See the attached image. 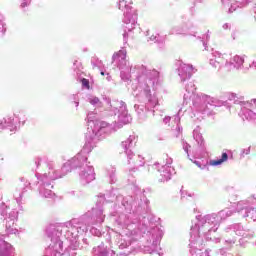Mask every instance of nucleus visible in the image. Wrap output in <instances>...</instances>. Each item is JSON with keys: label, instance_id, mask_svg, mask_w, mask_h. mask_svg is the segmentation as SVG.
<instances>
[{"label": "nucleus", "instance_id": "obj_1", "mask_svg": "<svg viewBox=\"0 0 256 256\" xmlns=\"http://www.w3.org/2000/svg\"><path fill=\"white\" fill-rule=\"evenodd\" d=\"M114 200L118 205L125 209L118 217L114 216L113 221L122 229H127L131 235L138 231L146 235L147 241L144 246V253L161 255V240L163 239V230L159 228L155 216L150 214L149 200L143 194L135 196L117 195V189H112L106 194H99L96 200V207L91 212H87L81 218H74L65 224H59L56 231H65L66 237L75 241L84 233L89 231V225H101L105 221L103 214V205L113 203Z\"/></svg>", "mask_w": 256, "mask_h": 256}, {"label": "nucleus", "instance_id": "obj_2", "mask_svg": "<svg viewBox=\"0 0 256 256\" xmlns=\"http://www.w3.org/2000/svg\"><path fill=\"white\" fill-rule=\"evenodd\" d=\"M95 147H97V142L87 140L81 151L64 163L60 170L56 169L55 164L51 161L41 158L36 160L35 165L37 171H46L43 174H39V172L36 173V177L38 179L37 190L41 197H44L45 199H53V197H55V192H53V183L57 181V179H62V177H65L67 173H71L73 169L81 171V169H84L86 165H91V162L87 161V155H89Z\"/></svg>", "mask_w": 256, "mask_h": 256}, {"label": "nucleus", "instance_id": "obj_3", "mask_svg": "<svg viewBox=\"0 0 256 256\" xmlns=\"http://www.w3.org/2000/svg\"><path fill=\"white\" fill-rule=\"evenodd\" d=\"M131 73H136L137 86L134 91V95H140V97H146L148 105L155 107L157 105V89L161 87V78L159 77V71L147 69V66L143 64H137L121 70L120 77L122 81H129L131 79Z\"/></svg>", "mask_w": 256, "mask_h": 256}, {"label": "nucleus", "instance_id": "obj_4", "mask_svg": "<svg viewBox=\"0 0 256 256\" xmlns=\"http://www.w3.org/2000/svg\"><path fill=\"white\" fill-rule=\"evenodd\" d=\"M215 214L196 216L197 223L190 229V254L191 256H209V250L201 252L206 241H211V235L219 229V224L215 220Z\"/></svg>", "mask_w": 256, "mask_h": 256}, {"label": "nucleus", "instance_id": "obj_5", "mask_svg": "<svg viewBox=\"0 0 256 256\" xmlns=\"http://www.w3.org/2000/svg\"><path fill=\"white\" fill-rule=\"evenodd\" d=\"M186 93L184 94V101L187 103L188 101H192L194 107H198L199 111L202 112V115H213V111L209 108L210 107H220L223 105V102L216 101L215 98H211L205 94H197V88L193 82H189L185 86Z\"/></svg>", "mask_w": 256, "mask_h": 256}, {"label": "nucleus", "instance_id": "obj_6", "mask_svg": "<svg viewBox=\"0 0 256 256\" xmlns=\"http://www.w3.org/2000/svg\"><path fill=\"white\" fill-rule=\"evenodd\" d=\"M87 121L90 128L86 133V141H92L93 143H99L102 139H105L107 135L113 133V125L97 120V111L88 112Z\"/></svg>", "mask_w": 256, "mask_h": 256}, {"label": "nucleus", "instance_id": "obj_7", "mask_svg": "<svg viewBox=\"0 0 256 256\" xmlns=\"http://www.w3.org/2000/svg\"><path fill=\"white\" fill-rule=\"evenodd\" d=\"M106 103V111L111 117H114V123H118L119 127L131 123V115L127 110V104L122 100H111V98L103 97Z\"/></svg>", "mask_w": 256, "mask_h": 256}, {"label": "nucleus", "instance_id": "obj_8", "mask_svg": "<svg viewBox=\"0 0 256 256\" xmlns=\"http://www.w3.org/2000/svg\"><path fill=\"white\" fill-rule=\"evenodd\" d=\"M19 217V211L11 209L9 204L3 201V192L0 190V219L5 226L6 235H17L19 230L15 225V221Z\"/></svg>", "mask_w": 256, "mask_h": 256}, {"label": "nucleus", "instance_id": "obj_9", "mask_svg": "<svg viewBox=\"0 0 256 256\" xmlns=\"http://www.w3.org/2000/svg\"><path fill=\"white\" fill-rule=\"evenodd\" d=\"M118 8L120 11H123L124 17H123V23H124V33H123V41L124 43H127V39L129 37V33H132V31H140L141 28H137V9L129 6L127 4L126 0H119Z\"/></svg>", "mask_w": 256, "mask_h": 256}, {"label": "nucleus", "instance_id": "obj_10", "mask_svg": "<svg viewBox=\"0 0 256 256\" xmlns=\"http://www.w3.org/2000/svg\"><path fill=\"white\" fill-rule=\"evenodd\" d=\"M244 99L243 96L237 93H231L229 95V100L234 101V104L238 105L240 117L251 121V119H255L256 117V98L251 101H245Z\"/></svg>", "mask_w": 256, "mask_h": 256}, {"label": "nucleus", "instance_id": "obj_11", "mask_svg": "<svg viewBox=\"0 0 256 256\" xmlns=\"http://www.w3.org/2000/svg\"><path fill=\"white\" fill-rule=\"evenodd\" d=\"M226 238H225V245L228 247H233L237 242L238 237H244L245 239H251L253 237V230L241 225V224H233L226 228Z\"/></svg>", "mask_w": 256, "mask_h": 256}, {"label": "nucleus", "instance_id": "obj_12", "mask_svg": "<svg viewBox=\"0 0 256 256\" xmlns=\"http://www.w3.org/2000/svg\"><path fill=\"white\" fill-rule=\"evenodd\" d=\"M256 197H249L247 200L238 202L236 211L244 219H250L251 221H256Z\"/></svg>", "mask_w": 256, "mask_h": 256}, {"label": "nucleus", "instance_id": "obj_13", "mask_svg": "<svg viewBox=\"0 0 256 256\" xmlns=\"http://www.w3.org/2000/svg\"><path fill=\"white\" fill-rule=\"evenodd\" d=\"M166 158V164L161 165L159 163H155L152 168L157 169L158 173L160 174V177L158 178V181L160 183H165V181H171V177H173L175 173V168L171 167L173 164V158H169V155H165Z\"/></svg>", "mask_w": 256, "mask_h": 256}, {"label": "nucleus", "instance_id": "obj_14", "mask_svg": "<svg viewBox=\"0 0 256 256\" xmlns=\"http://www.w3.org/2000/svg\"><path fill=\"white\" fill-rule=\"evenodd\" d=\"M175 66L177 67L176 71L182 83H185V81H189V79H191V77L193 76V73H195V68H193V65L185 64L181 60H177Z\"/></svg>", "mask_w": 256, "mask_h": 256}, {"label": "nucleus", "instance_id": "obj_15", "mask_svg": "<svg viewBox=\"0 0 256 256\" xmlns=\"http://www.w3.org/2000/svg\"><path fill=\"white\" fill-rule=\"evenodd\" d=\"M230 56L228 54H222L218 51H214L210 56V65L214 69H221L225 67L227 69Z\"/></svg>", "mask_w": 256, "mask_h": 256}, {"label": "nucleus", "instance_id": "obj_16", "mask_svg": "<svg viewBox=\"0 0 256 256\" xmlns=\"http://www.w3.org/2000/svg\"><path fill=\"white\" fill-rule=\"evenodd\" d=\"M192 29H195V25L188 21L172 27L170 30V35H191L192 37H197V32L191 31Z\"/></svg>", "mask_w": 256, "mask_h": 256}, {"label": "nucleus", "instance_id": "obj_17", "mask_svg": "<svg viewBox=\"0 0 256 256\" xmlns=\"http://www.w3.org/2000/svg\"><path fill=\"white\" fill-rule=\"evenodd\" d=\"M79 179L81 185H89V183L95 181V168H93V165L86 164L79 172Z\"/></svg>", "mask_w": 256, "mask_h": 256}, {"label": "nucleus", "instance_id": "obj_18", "mask_svg": "<svg viewBox=\"0 0 256 256\" xmlns=\"http://www.w3.org/2000/svg\"><path fill=\"white\" fill-rule=\"evenodd\" d=\"M112 63H116L118 69L120 71H123L125 69H130L127 65L129 62H127V50L122 49L118 51L116 54L112 56Z\"/></svg>", "mask_w": 256, "mask_h": 256}, {"label": "nucleus", "instance_id": "obj_19", "mask_svg": "<svg viewBox=\"0 0 256 256\" xmlns=\"http://www.w3.org/2000/svg\"><path fill=\"white\" fill-rule=\"evenodd\" d=\"M137 145V137L135 135H130L126 140L121 142V147L127 156L129 162L133 157V148Z\"/></svg>", "mask_w": 256, "mask_h": 256}, {"label": "nucleus", "instance_id": "obj_20", "mask_svg": "<svg viewBox=\"0 0 256 256\" xmlns=\"http://www.w3.org/2000/svg\"><path fill=\"white\" fill-rule=\"evenodd\" d=\"M137 97H144L145 100L147 101L146 106L137 105V104L134 105V109L138 115V119H140L141 121H144V119H146V117H147V108L155 109V108L159 107V98L157 97L158 103L155 106H149V100L147 99V97L141 96V95H138Z\"/></svg>", "mask_w": 256, "mask_h": 256}, {"label": "nucleus", "instance_id": "obj_21", "mask_svg": "<svg viewBox=\"0 0 256 256\" xmlns=\"http://www.w3.org/2000/svg\"><path fill=\"white\" fill-rule=\"evenodd\" d=\"M245 63V57L235 55L232 59L228 60L227 70L231 71V69H236L237 71H241L243 69V65Z\"/></svg>", "mask_w": 256, "mask_h": 256}, {"label": "nucleus", "instance_id": "obj_22", "mask_svg": "<svg viewBox=\"0 0 256 256\" xmlns=\"http://www.w3.org/2000/svg\"><path fill=\"white\" fill-rule=\"evenodd\" d=\"M183 113V109H180L176 115L173 116L175 126L172 127V133L174 137H181V133H183V127H181V115Z\"/></svg>", "mask_w": 256, "mask_h": 256}, {"label": "nucleus", "instance_id": "obj_23", "mask_svg": "<svg viewBox=\"0 0 256 256\" xmlns=\"http://www.w3.org/2000/svg\"><path fill=\"white\" fill-rule=\"evenodd\" d=\"M13 252V246L5 241L3 235L0 234V256H15Z\"/></svg>", "mask_w": 256, "mask_h": 256}, {"label": "nucleus", "instance_id": "obj_24", "mask_svg": "<svg viewBox=\"0 0 256 256\" xmlns=\"http://www.w3.org/2000/svg\"><path fill=\"white\" fill-rule=\"evenodd\" d=\"M9 129L11 132L17 131V124H15V118L13 116H7L0 120V130Z\"/></svg>", "mask_w": 256, "mask_h": 256}, {"label": "nucleus", "instance_id": "obj_25", "mask_svg": "<svg viewBox=\"0 0 256 256\" xmlns=\"http://www.w3.org/2000/svg\"><path fill=\"white\" fill-rule=\"evenodd\" d=\"M128 165H134V167L130 168L129 171L130 173H135L137 171V167H143L145 165L144 158L141 155H135L133 153L132 159L129 162L128 159Z\"/></svg>", "mask_w": 256, "mask_h": 256}, {"label": "nucleus", "instance_id": "obj_26", "mask_svg": "<svg viewBox=\"0 0 256 256\" xmlns=\"http://www.w3.org/2000/svg\"><path fill=\"white\" fill-rule=\"evenodd\" d=\"M212 215H215V221H217L219 227L221 225V221H225V219H228V217H231V215H233V211L229 209H224L219 211L218 213H212Z\"/></svg>", "mask_w": 256, "mask_h": 256}, {"label": "nucleus", "instance_id": "obj_27", "mask_svg": "<svg viewBox=\"0 0 256 256\" xmlns=\"http://www.w3.org/2000/svg\"><path fill=\"white\" fill-rule=\"evenodd\" d=\"M116 173H117V168H115L114 166H110L107 168V174L110 179L111 185H113L114 183H117V174Z\"/></svg>", "mask_w": 256, "mask_h": 256}, {"label": "nucleus", "instance_id": "obj_28", "mask_svg": "<svg viewBox=\"0 0 256 256\" xmlns=\"http://www.w3.org/2000/svg\"><path fill=\"white\" fill-rule=\"evenodd\" d=\"M235 0H222V5L227 9L228 13H233V11H237V4H234Z\"/></svg>", "mask_w": 256, "mask_h": 256}, {"label": "nucleus", "instance_id": "obj_29", "mask_svg": "<svg viewBox=\"0 0 256 256\" xmlns=\"http://www.w3.org/2000/svg\"><path fill=\"white\" fill-rule=\"evenodd\" d=\"M228 159L229 154H227V152H223L221 158L217 160H211L210 165H212L213 167H217L219 165H223V163H225V161H227Z\"/></svg>", "mask_w": 256, "mask_h": 256}, {"label": "nucleus", "instance_id": "obj_30", "mask_svg": "<svg viewBox=\"0 0 256 256\" xmlns=\"http://www.w3.org/2000/svg\"><path fill=\"white\" fill-rule=\"evenodd\" d=\"M88 103H90V105H92L96 109H101V107H103V102L99 100L97 96H91L90 98H88Z\"/></svg>", "mask_w": 256, "mask_h": 256}, {"label": "nucleus", "instance_id": "obj_31", "mask_svg": "<svg viewBox=\"0 0 256 256\" xmlns=\"http://www.w3.org/2000/svg\"><path fill=\"white\" fill-rule=\"evenodd\" d=\"M27 191V188L23 187V188H19L16 190V192L14 193V197L16 199V203H21L22 199H23V195H25V192Z\"/></svg>", "mask_w": 256, "mask_h": 256}, {"label": "nucleus", "instance_id": "obj_32", "mask_svg": "<svg viewBox=\"0 0 256 256\" xmlns=\"http://www.w3.org/2000/svg\"><path fill=\"white\" fill-rule=\"evenodd\" d=\"M131 245V240L120 239L117 243L119 249H127Z\"/></svg>", "mask_w": 256, "mask_h": 256}, {"label": "nucleus", "instance_id": "obj_33", "mask_svg": "<svg viewBox=\"0 0 256 256\" xmlns=\"http://www.w3.org/2000/svg\"><path fill=\"white\" fill-rule=\"evenodd\" d=\"M193 137L195 141L198 143V145L203 146V135H201L197 130L193 131Z\"/></svg>", "mask_w": 256, "mask_h": 256}, {"label": "nucleus", "instance_id": "obj_34", "mask_svg": "<svg viewBox=\"0 0 256 256\" xmlns=\"http://www.w3.org/2000/svg\"><path fill=\"white\" fill-rule=\"evenodd\" d=\"M250 154H251V146H249L248 148H243L240 150V159H245V156Z\"/></svg>", "mask_w": 256, "mask_h": 256}, {"label": "nucleus", "instance_id": "obj_35", "mask_svg": "<svg viewBox=\"0 0 256 256\" xmlns=\"http://www.w3.org/2000/svg\"><path fill=\"white\" fill-rule=\"evenodd\" d=\"M182 147H183V149H184V151H185V153H186V155L189 159V149H191V145L189 143L185 142V141H182Z\"/></svg>", "mask_w": 256, "mask_h": 256}, {"label": "nucleus", "instance_id": "obj_36", "mask_svg": "<svg viewBox=\"0 0 256 256\" xmlns=\"http://www.w3.org/2000/svg\"><path fill=\"white\" fill-rule=\"evenodd\" d=\"M148 41L152 43H163V41L159 40L158 35H151L150 37H148Z\"/></svg>", "mask_w": 256, "mask_h": 256}, {"label": "nucleus", "instance_id": "obj_37", "mask_svg": "<svg viewBox=\"0 0 256 256\" xmlns=\"http://www.w3.org/2000/svg\"><path fill=\"white\" fill-rule=\"evenodd\" d=\"M198 39L202 41L203 46L205 47V49H207V43L205 42V39L206 41H209L210 39L209 34L204 35V37L198 36Z\"/></svg>", "mask_w": 256, "mask_h": 256}, {"label": "nucleus", "instance_id": "obj_38", "mask_svg": "<svg viewBox=\"0 0 256 256\" xmlns=\"http://www.w3.org/2000/svg\"><path fill=\"white\" fill-rule=\"evenodd\" d=\"M90 233L92 235H95V237H101V230H99L95 227L90 228Z\"/></svg>", "mask_w": 256, "mask_h": 256}, {"label": "nucleus", "instance_id": "obj_39", "mask_svg": "<svg viewBox=\"0 0 256 256\" xmlns=\"http://www.w3.org/2000/svg\"><path fill=\"white\" fill-rule=\"evenodd\" d=\"M216 256H233V254L227 253V251L222 248L216 252Z\"/></svg>", "mask_w": 256, "mask_h": 256}, {"label": "nucleus", "instance_id": "obj_40", "mask_svg": "<svg viewBox=\"0 0 256 256\" xmlns=\"http://www.w3.org/2000/svg\"><path fill=\"white\" fill-rule=\"evenodd\" d=\"M81 83H82V87H85V89H89L90 85H89V81L87 80V78H82Z\"/></svg>", "mask_w": 256, "mask_h": 256}, {"label": "nucleus", "instance_id": "obj_41", "mask_svg": "<svg viewBox=\"0 0 256 256\" xmlns=\"http://www.w3.org/2000/svg\"><path fill=\"white\" fill-rule=\"evenodd\" d=\"M29 5H31V0H23L20 7L25 9V7H29Z\"/></svg>", "mask_w": 256, "mask_h": 256}, {"label": "nucleus", "instance_id": "obj_42", "mask_svg": "<svg viewBox=\"0 0 256 256\" xmlns=\"http://www.w3.org/2000/svg\"><path fill=\"white\" fill-rule=\"evenodd\" d=\"M194 163L199 167V169H207V164H202L201 161H194Z\"/></svg>", "mask_w": 256, "mask_h": 256}, {"label": "nucleus", "instance_id": "obj_43", "mask_svg": "<svg viewBox=\"0 0 256 256\" xmlns=\"http://www.w3.org/2000/svg\"><path fill=\"white\" fill-rule=\"evenodd\" d=\"M5 17L0 15V27L2 26V31H5Z\"/></svg>", "mask_w": 256, "mask_h": 256}, {"label": "nucleus", "instance_id": "obj_44", "mask_svg": "<svg viewBox=\"0 0 256 256\" xmlns=\"http://www.w3.org/2000/svg\"><path fill=\"white\" fill-rule=\"evenodd\" d=\"M7 31V24L4 25V31H3V26H0V33H2V35H5Z\"/></svg>", "mask_w": 256, "mask_h": 256}, {"label": "nucleus", "instance_id": "obj_45", "mask_svg": "<svg viewBox=\"0 0 256 256\" xmlns=\"http://www.w3.org/2000/svg\"><path fill=\"white\" fill-rule=\"evenodd\" d=\"M171 122V117L170 116H166L164 119H163V123H165V125H167V123H170Z\"/></svg>", "mask_w": 256, "mask_h": 256}, {"label": "nucleus", "instance_id": "obj_46", "mask_svg": "<svg viewBox=\"0 0 256 256\" xmlns=\"http://www.w3.org/2000/svg\"><path fill=\"white\" fill-rule=\"evenodd\" d=\"M73 99L75 100L73 103L75 105V107H79V100H77V96L73 95Z\"/></svg>", "mask_w": 256, "mask_h": 256}, {"label": "nucleus", "instance_id": "obj_47", "mask_svg": "<svg viewBox=\"0 0 256 256\" xmlns=\"http://www.w3.org/2000/svg\"><path fill=\"white\" fill-rule=\"evenodd\" d=\"M222 28H223L224 30L231 29V24L225 23V24L222 26Z\"/></svg>", "mask_w": 256, "mask_h": 256}, {"label": "nucleus", "instance_id": "obj_48", "mask_svg": "<svg viewBox=\"0 0 256 256\" xmlns=\"http://www.w3.org/2000/svg\"><path fill=\"white\" fill-rule=\"evenodd\" d=\"M129 253H131V251H127V252H120L119 255L123 256V255H129Z\"/></svg>", "mask_w": 256, "mask_h": 256}, {"label": "nucleus", "instance_id": "obj_49", "mask_svg": "<svg viewBox=\"0 0 256 256\" xmlns=\"http://www.w3.org/2000/svg\"><path fill=\"white\" fill-rule=\"evenodd\" d=\"M252 0H242V3H244L245 5H247L248 3H251Z\"/></svg>", "mask_w": 256, "mask_h": 256}, {"label": "nucleus", "instance_id": "obj_50", "mask_svg": "<svg viewBox=\"0 0 256 256\" xmlns=\"http://www.w3.org/2000/svg\"><path fill=\"white\" fill-rule=\"evenodd\" d=\"M252 11H253V13H255L254 19H255V21H256V6L252 9Z\"/></svg>", "mask_w": 256, "mask_h": 256}, {"label": "nucleus", "instance_id": "obj_51", "mask_svg": "<svg viewBox=\"0 0 256 256\" xmlns=\"http://www.w3.org/2000/svg\"><path fill=\"white\" fill-rule=\"evenodd\" d=\"M15 117H16V119H18V121H21V116H19V114L17 115H15Z\"/></svg>", "mask_w": 256, "mask_h": 256}, {"label": "nucleus", "instance_id": "obj_52", "mask_svg": "<svg viewBox=\"0 0 256 256\" xmlns=\"http://www.w3.org/2000/svg\"><path fill=\"white\" fill-rule=\"evenodd\" d=\"M252 66L256 69V62H253Z\"/></svg>", "mask_w": 256, "mask_h": 256}, {"label": "nucleus", "instance_id": "obj_53", "mask_svg": "<svg viewBox=\"0 0 256 256\" xmlns=\"http://www.w3.org/2000/svg\"><path fill=\"white\" fill-rule=\"evenodd\" d=\"M19 114L20 115H25V112L24 111H20Z\"/></svg>", "mask_w": 256, "mask_h": 256}, {"label": "nucleus", "instance_id": "obj_54", "mask_svg": "<svg viewBox=\"0 0 256 256\" xmlns=\"http://www.w3.org/2000/svg\"><path fill=\"white\" fill-rule=\"evenodd\" d=\"M146 37H149V30L146 31Z\"/></svg>", "mask_w": 256, "mask_h": 256}, {"label": "nucleus", "instance_id": "obj_55", "mask_svg": "<svg viewBox=\"0 0 256 256\" xmlns=\"http://www.w3.org/2000/svg\"><path fill=\"white\" fill-rule=\"evenodd\" d=\"M190 11H191V13H192V15H193L194 8L192 7V8L190 9Z\"/></svg>", "mask_w": 256, "mask_h": 256}, {"label": "nucleus", "instance_id": "obj_56", "mask_svg": "<svg viewBox=\"0 0 256 256\" xmlns=\"http://www.w3.org/2000/svg\"><path fill=\"white\" fill-rule=\"evenodd\" d=\"M101 75H103V76H104V75H105V72H103V71H102V72H101Z\"/></svg>", "mask_w": 256, "mask_h": 256}, {"label": "nucleus", "instance_id": "obj_57", "mask_svg": "<svg viewBox=\"0 0 256 256\" xmlns=\"http://www.w3.org/2000/svg\"><path fill=\"white\" fill-rule=\"evenodd\" d=\"M93 67H96L95 63L92 62Z\"/></svg>", "mask_w": 256, "mask_h": 256}, {"label": "nucleus", "instance_id": "obj_58", "mask_svg": "<svg viewBox=\"0 0 256 256\" xmlns=\"http://www.w3.org/2000/svg\"><path fill=\"white\" fill-rule=\"evenodd\" d=\"M203 0H198L199 3H201Z\"/></svg>", "mask_w": 256, "mask_h": 256}, {"label": "nucleus", "instance_id": "obj_59", "mask_svg": "<svg viewBox=\"0 0 256 256\" xmlns=\"http://www.w3.org/2000/svg\"><path fill=\"white\" fill-rule=\"evenodd\" d=\"M74 65H77V61L74 62Z\"/></svg>", "mask_w": 256, "mask_h": 256}]
</instances>
